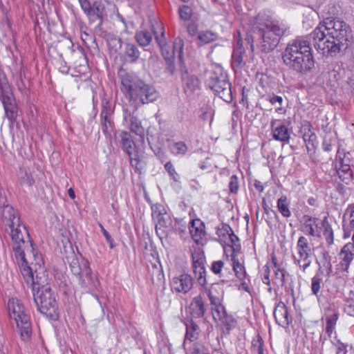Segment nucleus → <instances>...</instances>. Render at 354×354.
<instances>
[{
	"mask_svg": "<svg viewBox=\"0 0 354 354\" xmlns=\"http://www.w3.org/2000/svg\"><path fill=\"white\" fill-rule=\"evenodd\" d=\"M223 266H224V263L223 261L219 260V261H214L212 263V266H211V270L212 271L216 274H218L221 273V270L222 268H223Z\"/></svg>",
	"mask_w": 354,
	"mask_h": 354,
	"instance_id": "obj_54",
	"label": "nucleus"
},
{
	"mask_svg": "<svg viewBox=\"0 0 354 354\" xmlns=\"http://www.w3.org/2000/svg\"><path fill=\"white\" fill-rule=\"evenodd\" d=\"M274 272L275 277L274 283L282 287L285 286L288 280V279H286V271L283 268H274Z\"/></svg>",
	"mask_w": 354,
	"mask_h": 354,
	"instance_id": "obj_41",
	"label": "nucleus"
},
{
	"mask_svg": "<svg viewBox=\"0 0 354 354\" xmlns=\"http://www.w3.org/2000/svg\"><path fill=\"white\" fill-rule=\"evenodd\" d=\"M205 260L192 261L193 271L199 285L205 286L207 283L205 278Z\"/></svg>",
	"mask_w": 354,
	"mask_h": 354,
	"instance_id": "obj_22",
	"label": "nucleus"
},
{
	"mask_svg": "<svg viewBox=\"0 0 354 354\" xmlns=\"http://www.w3.org/2000/svg\"><path fill=\"white\" fill-rule=\"evenodd\" d=\"M346 156H344V159L341 162L340 167L337 169V172L340 179L344 180L349 179L351 176V169L349 164L346 163Z\"/></svg>",
	"mask_w": 354,
	"mask_h": 354,
	"instance_id": "obj_38",
	"label": "nucleus"
},
{
	"mask_svg": "<svg viewBox=\"0 0 354 354\" xmlns=\"http://www.w3.org/2000/svg\"><path fill=\"white\" fill-rule=\"evenodd\" d=\"M254 33L259 36L258 48L262 53L272 51L279 44L288 26L279 21L269 10H263L250 20Z\"/></svg>",
	"mask_w": 354,
	"mask_h": 354,
	"instance_id": "obj_3",
	"label": "nucleus"
},
{
	"mask_svg": "<svg viewBox=\"0 0 354 354\" xmlns=\"http://www.w3.org/2000/svg\"><path fill=\"white\" fill-rule=\"evenodd\" d=\"M136 41L142 46H148L151 41V34L147 31H140L136 34Z\"/></svg>",
	"mask_w": 354,
	"mask_h": 354,
	"instance_id": "obj_42",
	"label": "nucleus"
},
{
	"mask_svg": "<svg viewBox=\"0 0 354 354\" xmlns=\"http://www.w3.org/2000/svg\"><path fill=\"white\" fill-rule=\"evenodd\" d=\"M263 342L261 336L258 335L257 338L254 339L252 342L253 349L257 351L258 354H264L263 349Z\"/></svg>",
	"mask_w": 354,
	"mask_h": 354,
	"instance_id": "obj_49",
	"label": "nucleus"
},
{
	"mask_svg": "<svg viewBox=\"0 0 354 354\" xmlns=\"http://www.w3.org/2000/svg\"><path fill=\"white\" fill-rule=\"evenodd\" d=\"M321 221L318 218L304 215L301 221L302 231L311 236H319L322 233Z\"/></svg>",
	"mask_w": 354,
	"mask_h": 354,
	"instance_id": "obj_13",
	"label": "nucleus"
},
{
	"mask_svg": "<svg viewBox=\"0 0 354 354\" xmlns=\"http://www.w3.org/2000/svg\"><path fill=\"white\" fill-rule=\"evenodd\" d=\"M269 274H270V269L267 266H266L265 269H264V275H263V277L262 278V281L263 283L268 285V286L270 284V279L269 278Z\"/></svg>",
	"mask_w": 354,
	"mask_h": 354,
	"instance_id": "obj_61",
	"label": "nucleus"
},
{
	"mask_svg": "<svg viewBox=\"0 0 354 354\" xmlns=\"http://www.w3.org/2000/svg\"><path fill=\"white\" fill-rule=\"evenodd\" d=\"M212 312L213 319L216 322L227 313L226 310L223 305H218L217 307H212Z\"/></svg>",
	"mask_w": 354,
	"mask_h": 354,
	"instance_id": "obj_46",
	"label": "nucleus"
},
{
	"mask_svg": "<svg viewBox=\"0 0 354 354\" xmlns=\"http://www.w3.org/2000/svg\"><path fill=\"white\" fill-rule=\"evenodd\" d=\"M200 332L199 326L193 322V320H189L186 324V333L185 336V344L187 341L189 342H194L196 340L198 337Z\"/></svg>",
	"mask_w": 354,
	"mask_h": 354,
	"instance_id": "obj_29",
	"label": "nucleus"
},
{
	"mask_svg": "<svg viewBox=\"0 0 354 354\" xmlns=\"http://www.w3.org/2000/svg\"><path fill=\"white\" fill-rule=\"evenodd\" d=\"M350 247V244H346L341 251L342 258L340 264L344 271L348 270L349 265L354 258V254L349 251Z\"/></svg>",
	"mask_w": 354,
	"mask_h": 354,
	"instance_id": "obj_32",
	"label": "nucleus"
},
{
	"mask_svg": "<svg viewBox=\"0 0 354 354\" xmlns=\"http://www.w3.org/2000/svg\"><path fill=\"white\" fill-rule=\"evenodd\" d=\"M17 178L21 186L30 187L35 183L32 171L29 168H20L17 174Z\"/></svg>",
	"mask_w": 354,
	"mask_h": 354,
	"instance_id": "obj_23",
	"label": "nucleus"
},
{
	"mask_svg": "<svg viewBox=\"0 0 354 354\" xmlns=\"http://www.w3.org/2000/svg\"><path fill=\"white\" fill-rule=\"evenodd\" d=\"M277 207L283 217L289 218L291 216L290 203L286 196H282L278 198L277 202Z\"/></svg>",
	"mask_w": 354,
	"mask_h": 354,
	"instance_id": "obj_34",
	"label": "nucleus"
},
{
	"mask_svg": "<svg viewBox=\"0 0 354 354\" xmlns=\"http://www.w3.org/2000/svg\"><path fill=\"white\" fill-rule=\"evenodd\" d=\"M187 151V147L185 142H176L172 149V152L175 155H185Z\"/></svg>",
	"mask_w": 354,
	"mask_h": 354,
	"instance_id": "obj_48",
	"label": "nucleus"
},
{
	"mask_svg": "<svg viewBox=\"0 0 354 354\" xmlns=\"http://www.w3.org/2000/svg\"><path fill=\"white\" fill-rule=\"evenodd\" d=\"M192 261L205 260V255L200 249H195L192 252Z\"/></svg>",
	"mask_w": 354,
	"mask_h": 354,
	"instance_id": "obj_55",
	"label": "nucleus"
},
{
	"mask_svg": "<svg viewBox=\"0 0 354 354\" xmlns=\"http://www.w3.org/2000/svg\"><path fill=\"white\" fill-rule=\"evenodd\" d=\"M1 215L3 222L5 225L9 226L10 228L21 224L17 212L10 205H7L3 206Z\"/></svg>",
	"mask_w": 354,
	"mask_h": 354,
	"instance_id": "obj_18",
	"label": "nucleus"
},
{
	"mask_svg": "<svg viewBox=\"0 0 354 354\" xmlns=\"http://www.w3.org/2000/svg\"><path fill=\"white\" fill-rule=\"evenodd\" d=\"M105 15V7L101 0L95 1L91 6V12L88 14L90 20L95 21L96 19L103 18Z\"/></svg>",
	"mask_w": 354,
	"mask_h": 354,
	"instance_id": "obj_26",
	"label": "nucleus"
},
{
	"mask_svg": "<svg viewBox=\"0 0 354 354\" xmlns=\"http://www.w3.org/2000/svg\"><path fill=\"white\" fill-rule=\"evenodd\" d=\"M192 14V9L188 6H183L179 9L180 17L183 20H189Z\"/></svg>",
	"mask_w": 354,
	"mask_h": 354,
	"instance_id": "obj_51",
	"label": "nucleus"
},
{
	"mask_svg": "<svg viewBox=\"0 0 354 354\" xmlns=\"http://www.w3.org/2000/svg\"><path fill=\"white\" fill-rule=\"evenodd\" d=\"M70 268L73 274L77 276L79 283L82 288L90 291L97 290L100 282L95 275L93 274L88 261L82 256L80 257L72 254L67 257Z\"/></svg>",
	"mask_w": 354,
	"mask_h": 354,
	"instance_id": "obj_6",
	"label": "nucleus"
},
{
	"mask_svg": "<svg viewBox=\"0 0 354 354\" xmlns=\"http://www.w3.org/2000/svg\"><path fill=\"white\" fill-rule=\"evenodd\" d=\"M12 248L20 272L28 283L34 279H47L40 254L35 251L25 226L22 224L10 228Z\"/></svg>",
	"mask_w": 354,
	"mask_h": 354,
	"instance_id": "obj_2",
	"label": "nucleus"
},
{
	"mask_svg": "<svg viewBox=\"0 0 354 354\" xmlns=\"http://www.w3.org/2000/svg\"><path fill=\"white\" fill-rule=\"evenodd\" d=\"M9 317L14 320L20 335L24 340L30 338L32 328L29 315L26 313L24 304L17 298H11L8 302Z\"/></svg>",
	"mask_w": 354,
	"mask_h": 354,
	"instance_id": "obj_8",
	"label": "nucleus"
},
{
	"mask_svg": "<svg viewBox=\"0 0 354 354\" xmlns=\"http://www.w3.org/2000/svg\"><path fill=\"white\" fill-rule=\"evenodd\" d=\"M100 228H101V231L103 234V235L104 236L106 241L109 243L110 245V248H113V239L111 236V235L109 234V232L104 228V227L102 225H100Z\"/></svg>",
	"mask_w": 354,
	"mask_h": 354,
	"instance_id": "obj_60",
	"label": "nucleus"
},
{
	"mask_svg": "<svg viewBox=\"0 0 354 354\" xmlns=\"http://www.w3.org/2000/svg\"><path fill=\"white\" fill-rule=\"evenodd\" d=\"M125 124L130 129L131 131L140 136L141 138L145 135V128L142 127L141 122L134 115L127 114L124 115Z\"/></svg>",
	"mask_w": 354,
	"mask_h": 354,
	"instance_id": "obj_21",
	"label": "nucleus"
},
{
	"mask_svg": "<svg viewBox=\"0 0 354 354\" xmlns=\"http://www.w3.org/2000/svg\"><path fill=\"white\" fill-rule=\"evenodd\" d=\"M276 123V120H272L270 122L273 139L284 143H289L290 133L288 128L285 124H281L275 127Z\"/></svg>",
	"mask_w": 354,
	"mask_h": 354,
	"instance_id": "obj_17",
	"label": "nucleus"
},
{
	"mask_svg": "<svg viewBox=\"0 0 354 354\" xmlns=\"http://www.w3.org/2000/svg\"><path fill=\"white\" fill-rule=\"evenodd\" d=\"M262 207L263 209L266 214H269V212H272L275 216H277V214L274 211L272 210L268 205H267L266 200L263 199L262 201Z\"/></svg>",
	"mask_w": 354,
	"mask_h": 354,
	"instance_id": "obj_63",
	"label": "nucleus"
},
{
	"mask_svg": "<svg viewBox=\"0 0 354 354\" xmlns=\"http://www.w3.org/2000/svg\"><path fill=\"white\" fill-rule=\"evenodd\" d=\"M216 39V35L212 31H201L198 35V46H203L214 41Z\"/></svg>",
	"mask_w": 354,
	"mask_h": 354,
	"instance_id": "obj_39",
	"label": "nucleus"
},
{
	"mask_svg": "<svg viewBox=\"0 0 354 354\" xmlns=\"http://www.w3.org/2000/svg\"><path fill=\"white\" fill-rule=\"evenodd\" d=\"M158 286L160 288V291L163 292L165 290V281L163 273L158 274Z\"/></svg>",
	"mask_w": 354,
	"mask_h": 354,
	"instance_id": "obj_62",
	"label": "nucleus"
},
{
	"mask_svg": "<svg viewBox=\"0 0 354 354\" xmlns=\"http://www.w3.org/2000/svg\"><path fill=\"white\" fill-rule=\"evenodd\" d=\"M227 240H228V243L223 246L224 252L227 253L232 252L230 255L236 256V253H238L241 250L239 239L234 232H231V235H230Z\"/></svg>",
	"mask_w": 354,
	"mask_h": 354,
	"instance_id": "obj_28",
	"label": "nucleus"
},
{
	"mask_svg": "<svg viewBox=\"0 0 354 354\" xmlns=\"http://www.w3.org/2000/svg\"><path fill=\"white\" fill-rule=\"evenodd\" d=\"M80 4V6L84 13L88 16V14L91 12V6L88 0H78Z\"/></svg>",
	"mask_w": 354,
	"mask_h": 354,
	"instance_id": "obj_56",
	"label": "nucleus"
},
{
	"mask_svg": "<svg viewBox=\"0 0 354 354\" xmlns=\"http://www.w3.org/2000/svg\"><path fill=\"white\" fill-rule=\"evenodd\" d=\"M338 319V313H334L330 316L327 317L326 318V332L330 335L336 325L337 321Z\"/></svg>",
	"mask_w": 354,
	"mask_h": 354,
	"instance_id": "obj_45",
	"label": "nucleus"
},
{
	"mask_svg": "<svg viewBox=\"0 0 354 354\" xmlns=\"http://www.w3.org/2000/svg\"><path fill=\"white\" fill-rule=\"evenodd\" d=\"M102 120V129L104 133H106L110 128H111V122L108 118V111L104 108L100 113Z\"/></svg>",
	"mask_w": 354,
	"mask_h": 354,
	"instance_id": "obj_44",
	"label": "nucleus"
},
{
	"mask_svg": "<svg viewBox=\"0 0 354 354\" xmlns=\"http://www.w3.org/2000/svg\"><path fill=\"white\" fill-rule=\"evenodd\" d=\"M344 312L348 316L354 317V292L350 291L346 296Z\"/></svg>",
	"mask_w": 354,
	"mask_h": 354,
	"instance_id": "obj_37",
	"label": "nucleus"
},
{
	"mask_svg": "<svg viewBox=\"0 0 354 354\" xmlns=\"http://www.w3.org/2000/svg\"><path fill=\"white\" fill-rule=\"evenodd\" d=\"M150 241V244H149H149L146 242L145 244H146V246H145V259L147 260H149L151 261V259H150V257H153V243L151 241V240H149Z\"/></svg>",
	"mask_w": 354,
	"mask_h": 354,
	"instance_id": "obj_58",
	"label": "nucleus"
},
{
	"mask_svg": "<svg viewBox=\"0 0 354 354\" xmlns=\"http://www.w3.org/2000/svg\"><path fill=\"white\" fill-rule=\"evenodd\" d=\"M299 133L306 144V149L308 153L315 151L317 145V136L313 131V126L308 121H304L301 123Z\"/></svg>",
	"mask_w": 354,
	"mask_h": 354,
	"instance_id": "obj_12",
	"label": "nucleus"
},
{
	"mask_svg": "<svg viewBox=\"0 0 354 354\" xmlns=\"http://www.w3.org/2000/svg\"><path fill=\"white\" fill-rule=\"evenodd\" d=\"M266 100L274 106L275 112L280 114H285L286 109L283 106V97L277 95L274 93L269 94L266 97Z\"/></svg>",
	"mask_w": 354,
	"mask_h": 354,
	"instance_id": "obj_30",
	"label": "nucleus"
},
{
	"mask_svg": "<svg viewBox=\"0 0 354 354\" xmlns=\"http://www.w3.org/2000/svg\"><path fill=\"white\" fill-rule=\"evenodd\" d=\"M231 232H234L231 227L228 224L223 223L221 227H218L216 234L221 241L225 242L231 235Z\"/></svg>",
	"mask_w": 354,
	"mask_h": 354,
	"instance_id": "obj_40",
	"label": "nucleus"
},
{
	"mask_svg": "<svg viewBox=\"0 0 354 354\" xmlns=\"http://www.w3.org/2000/svg\"><path fill=\"white\" fill-rule=\"evenodd\" d=\"M0 98L3 105L6 115L12 124L16 121L18 115L17 108L15 104L11 89L6 80H0Z\"/></svg>",
	"mask_w": 354,
	"mask_h": 354,
	"instance_id": "obj_11",
	"label": "nucleus"
},
{
	"mask_svg": "<svg viewBox=\"0 0 354 354\" xmlns=\"http://www.w3.org/2000/svg\"><path fill=\"white\" fill-rule=\"evenodd\" d=\"M193 287L192 277L188 274H183L174 277L171 282V290L176 292H188Z\"/></svg>",
	"mask_w": 354,
	"mask_h": 354,
	"instance_id": "obj_14",
	"label": "nucleus"
},
{
	"mask_svg": "<svg viewBox=\"0 0 354 354\" xmlns=\"http://www.w3.org/2000/svg\"><path fill=\"white\" fill-rule=\"evenodd\" d=\"M156 228L158 225L161 227H167L171 225V218L166 209L162 205H156Z\"/></svg>",
	"mask_w": 354,
	"mask_h": 354,
	"instance_id": "obj_25",
	"label": "nucleus"
},
{
	"mask_svg": "<svg viewBox=\"0 0 354 354\" xmlns=\"http://www.w3.org/2000/svg\"><path fill=\"white\" fill-rule=\"evenodd\" d=\"M274 317L276 322L283 328L288 327L292 322V317L289 315L288 308L283 301H279L276 306Z\"/></svg>",
	"mask_w": 354,
	"mask_h": 354,
	"instance_id": "obj_16",
	"label": "nucleus"
},
{
	"mask_svg": "<svg viewBox=\"0 0 354 354\" xmlns=\"http://www.w3.org/2000/svg\"><path fill=\"white\" fill-rule=\"evenodd\" d=\"M182 80L183 82L184 91L187 94H192L199 89L200 84L198 79L194 75L188 74L187 70L182 74Z\"/></svg>",
	"mask_w": 354,
	"mask_h": 354,
	"instance_id": "obj_19",
	"label": "nucleus"
},
{
	"mask_svg": "<svg viewBox=\"0 0 354 354\" xmlns=\"http://www.w3.org/2000/svg\"><path fill=\"white\" fill-rule=\"evenodd\" d=\"M344 236L348 238L352 235V245L354 247V204L349 205L343 215Z\"/></svg>",
	"mask_w": 354,
	"mask_h": 354,
	"instance_id": "obj_15",
	"label": "nucleus"
},
{
	"mask_svg": "<svg viewBox=\"0 0 354 354\" xmlns=\"http://www.w3.org/2000/svg\"><path fill=\"white\" fill-rule=\"evenodd\" d=\"M140 57V51L138 48L132 44H127L125 46L124 58L131 63H135Z\"/></svg>",
	"mask_w": 354,
	"mask_h": 354,
	"instance_id": "obj_35",
	"label": "nucleus"
},
{
	"mask_svg": "<svg viewBox=\"0 0 354 354\" xmlns=\"http://www.w3.org/2000/svg\"><path fill=\"white\" fill-rule=\"evenodd\" d=\"M165 168L169 173L170 177L176 182L178 181V174L176 171L174 165L171 162H167L165 165Z\"/></svg>",
	"mask_w": 354,
	"mask_h": 354,
	"instance_id": "obj_53",
	"label": "nucleus"
},
{
	"mask_svg": "<svg viewBox=\"0 0 354 354\" xmlns=\"http://www.w3.org/2000/svg\"><path fill=\"white\" fill-rule=\"evenodd\" d=\"M189 229L194 242L199 244L205 234L203 223L200 219L192 220Z\"/></svg>",
	"mask_w": 354,
	"mask_h": 354,
	"instance_id": "obj_20",
	"label": "nucleus"
},
{
	"mask_svg": "<svg viewBox=\"0 0 354 354\" xmlns=\"http://www.w3.org/2000/svg\"><path fill=\"white\" fill-rule=\"evenodd\" d=\"M239 180L236 175H233L230 177V180L229 183V189L230 192L232 194H236L239 190Z\"/></svg>",
	"mask_w": 354,
	"mask_h": 354,
	"instance_id": "obj_52",
	"label": "nucleus"
},
{
	"mask_svg": "<svg viewBox=\"0 0 354 354\" xmlns=\"http://www.w3.org/2000/svg\"><path fill=\"white\" fill-rule=\"evenodd\" d=\"M48 275V274L46 273ZM35 283H28L32 286L34 300L38 310L47 317L55 319L57 317V305L55 298L48 286H46L47 279H34Z\"/></svg>",
	"mask_w": 354,
	"mask_h": 354,
	"instance_id": "obj_5",
	"label": "nucleus"
},
{
	"mask_svg": "<svg viewBox=\"0 0 354 354\" xmlns=\"http://www.w3.org/2000/svg\"><path fill=\"white\" fill-rule=\"evenodd\" d=\"M324 261L322 262H319L317 260V263L319 266V270H320L322 268H325L329 270L331 269V264L330 262V256L329 254L326 252L323 253Z\"/></svg>",
	"mask_w": 354,
	"mask_h": 354,
	"instance_id": "obj_50",
	"label": "nucleus"
},
{
	"mask_svg": "<svg viewBox=\"0 0 354 354\" xmlns=\"http://www.w3.org/2000/svg\"><path fill=\"white\" fill-rule=\"evenodd\" d=\"M217 322L225 327L227 330H231L235 326V319L232 315H228L227 313H226Z\"/></svg>",
	"mask_w": 354,
	"mask_h": 354,
	"instance_id": "obj_43",
	"label": "nucleus"
},
{
	"mask_svg": "<svg viewBox=\"0 0 354 354\" xmlns=\"http://www.w3.org/2000/svg\"><path fill=\"white\" fill-rule=\"evenodd\" d=\"M237 45L240 46L239 48L234 50L232 55V66L234 69L241 68L243 64V50L242 46L237 42Z\"/></svg>",
	"mask_w": 354,
	"mask_h": 354,
	"instance_id": "obj_36",
	"label": "nucleus"
},
{
	"mask_svg": "<svg viewBox=\"0 0 354 354\" xmlns=\"http://www.w3.org/2000/svg\"><path fill=\"white\" fill-rule=\"evenodd\" d=\"M191 314L194 317H203L205 313V304L201 296L195 297L190 304Z\"/></svg>",
	"mask_w": 354,
	"mask_h": 354,
	"instance_id": "obj_24",
	"label": "nucleus"
},
{
	"mask_svg": "<svg viewBox=\"0 0 354 354\" xmlns=\"http://www.w3.org/2000/svg\"><path fill=\"white\" fill-rule=\"evenodd\" d=\"M197 31H198V26L196 24L192 23L188 25L187 32L190 36H192V37L195 36L197 33Z\"/></svg>",
	"mask_w": 354,
	"mask_h": 354,
	"instance_id": "obj_59",
	"label": "nucleus"
},
{
	"mask_svg": "<svg viewBox=\"0 0 354 354\" xmlns=\"http://www.w3.org/2000/svg\"><path fill=\"white\" fill-rule=\"evenodd\" d=\"M156 28L160 31L161 37L158 38L156 36V43L160 46L161 53L165 61L167 62L169 66L167 68L170 74L174 73L175 68L173 65L174 59L177 56L181 64H183V50L184 46L183 40L180 38H176L172 46H169L165 39V28L162 23L156 21Z\"/></svg>",
	"mask_w": 354,
	"mask_h": 354,
	"instance_id": "obj_7",
	"label": "nucleus"
},
{
	"mask_svg": "<svg viewBox=\"0 0 354 354\" xmlns=\"http://www.w3.org/2000/svg\"><path fill=\"white\" fill-rule=\"evenodd\" d=\"M349 26L344 21L326 19L306 37L290 41L282 53L284 64L290 69L306 73L315 65L310 44L324 55L333 57L348 46Z\"/></svg>",
	"mask_w": 354,
	"mask_h": 354,
	"instance_id": "obj_1",
	"label": "nucleus"
},
{
	"mask_svg": "<svg viewBox=\"0 0 354 354\" xmlns=\"http://www.w3.org/2000/svg\"><path fill=\"white\" fill-rule=\"evenodd\" d=\"M122 149L128 153L130 157L131 162H133V155L134 149V142L131 139L130 134L127 131H122L121 135Z\"/></svg>",
	"mask_w": 354,
	"mask_h": 354,
	"instance_id": "obj_31",
	"label": "nucleus"
},
{
	"mask_svg": "<svg viewBox=\"0 0 354 354\" xmlns=\"http://www.w3.org/2000/svg\"><path fill=\"white\" fill-rule=\"evenodd\" d=\"M296 254L293 255L294 264L305 273L311 264L312 250L308 239L300 236L296 245Z\"/></svg>",
	"mask_w": 354,
	"mask_h": 354,
	"instance_id": "obj_10",
	"label": "nucleus"
},
{
	"mask_svg": "<svg viewBox=\"0 0 354 354\" xmlns=\"http://www.w3.org/2000/svg\"><path fill=\"white\" fill-rule=\"evenodd\" d=\"M207 86L223 101L230 103L232 101L231 84L227 74L219 68L213 71L207 81Z\"/></svg>",
	"mask_w": 354,
	"mask_h": 354,
	"instance_id": "obj_9",
	"label": "nucleus"
},
{
	"mask_svg": "<svg viewBox=\"0 0 354 354\" xmlns=\"http://www.w3.org/2000/svg\"><path fill=\"white\" fill-rule=\"evenodd\" d=\"M232 262V268L236 277L239 281L245 280L247 277V272L244 263L241 262L235 255H230Z\"/></svg>",
	"mask_w": 354,
	"mask_h": 354,
	"instance_id": "obj_27",
	"label": "nucleus"
},
{
	"mask_svg": "<svg viewBox=\"0 0 354 354\" xmlns=\"http://www.w3.org/2000/svg\"><path fill=\"white\" fill-rule=\"evenodd\" d=\"M322 279L318 274H316L311 279V290L313 295H317L321 288Z\"/></svg>",
	"mask_w": 354,
	"mask_h": 354,
	"instance_id": "obj_47",
	"label": "nucleus"
},
{
	"mask_svg": "<svg viewBox=\"0 0 354 354\" xmlns=\"http://www.w3.org/2000/svg\"><path fill=\"white\" fill-rule=\"evenodd\" d=\"M322 232L325 237L328 245H330L333 243L334 234L333 231L329 223L327 217H324L321 221Z\"/></svg>",
	"mask_w": 354,
	"mask_h": 354,
	"instance_id": "obj_33",
	"label": "nucleus"
},
{
	"mask_svg": "<svg viewBox=\"0 0 354 354\" xmlns=\"http://www.w3.org/2000/svg\"><path fill=\"white\" fill-rule=\"evenodd\" d=\"M207 295L210 301L212 308L217 307L218 306V305H222L220 299L216 296H214L211 291L209 290Z\"/></svg>",
	"mask_w": 354,
	"mask_h": 354,
	"instance_id": "obj_57",
	"label": "nucleus"
},
{
	"mask_svg": "<svg viewBox=\"0 0 354 354\" xmlns=\"http://www.w3.org/2000/svg\"><path fill=\"white\" fill-rule=\"evenodd\" d=\"M342 351H344V354H346V346L343 343H339L337 346L336 354H339Z\"/></svg>",
	"mask_w": 354,
	"mask_h": 354,
	"instance_id": "obj_64",
	"label": "nucleus"
},
{
	"mask_svg": "<svg viewBox=\"0 0 354 354\" xmlns=\"http://www.w3.org/2000/svg\"><path fill=\"white\" fill-rule=\"evenodd\" d=\"M119 75L121 80V91L131 104L136 106L153 101V88L124 71L121 70Z\"/></svg>",
	"mask_w": 354,
	"mask_h": 354,
	"instance_id": "obj_4",
	"label": "nucleus"
}]
</instances>
